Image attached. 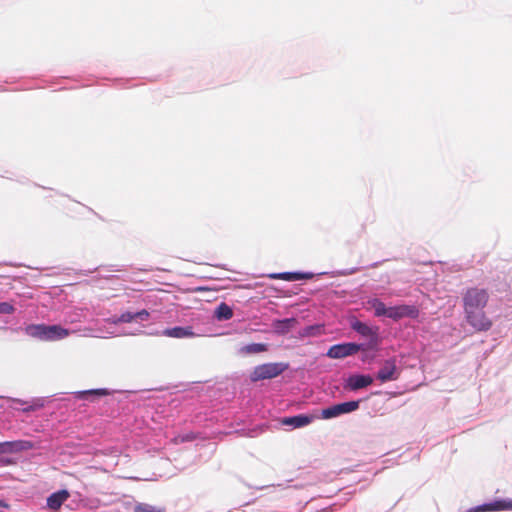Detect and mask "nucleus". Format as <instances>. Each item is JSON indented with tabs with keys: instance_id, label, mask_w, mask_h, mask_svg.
I'll return each mask as SVG.
<instances>
[{
	"instance_id": "f257e3e1",
	"label": "nucleus",
	"mask_w": 512,
	"mask_h": 512,
	"mask_svg": "<svg viewBox=\"0 0 512 512\" xmlns=\"http://www.w3.org/2000/svg\"><path fill=\"white\" fill-rule=\"evenodd\" d=\"M489 292L485 288L477 286L467 288L463 295V310L481 309L485 308L489 302Z\"/></svg>"
},
{
	"instance_id": "f03ea898",
	"label": "nucleus",
	"mask_w": 512,
	"mask_h": 512,
	"mask_svg": "<svg viewBox=\"0 0 512 512\" xmlns=\"http://www.w3.org/2000/svg\"><path fill=\"white\" fill-rule=\"evenodd\" d=\"M288 369L287 363H265L256 366L251 372L250 379L253 382L271 379L279 376Z\"/></svg>"
},
{
	"instance_id": "7ed1b4c3",
	"label": "nucleus",
	"mask_w": 512,
	"mask_h": 512,
	"mask_svg": "<svg viewBox=\"0 0 512 512\" xmlns=\"http://www.w3.org/2000/svg\"><path fill=\"white\" fill-rule=\"evenodd\" d=\"M485 308L464 311L467 323L477 332L491 329L493 322L484 311Z\"/></svg>"
},
{
	"instance_id": "20e7f679",
	"label": "nucleus",
	"mask_w": 512,
	"mask_h": 512,
	"mask_svg": "<svg viewBox=\"0 0 512 512\" xmlns=\"http://www.w3.org/2000/svg\"><path fill=\"white\" fill-rule=\"evenodd\" d=\"M359 401L339 403L322 410V418L331 419L342 414L350 413L359 408Z\"/></svg>"
},
{
	"instance_id": "39448f33",
	"label": "nucleus",
	"mask_w": 512,
	"mask_h": 512,
	"mask_svg": "<svg viewBox=\"0 0 512 512\" xmlns=\"http://www.w3.org/2000/svg\"><path fill=\"white\" fill-rule=\"evenodd\" d=\"M359 350L360 345L356 343H342L331 346L326 355L331 359H341L354 355Z\"/></svg>"
},
{
	"instance_id": "423d86ee",
	"label": "nucleus",
	"mask_w": 512,
	"mask_h": 512,
	"mask_svg": "<svg viewBox=\"0 0 512 512\" xmlns=\"http://www.w3.org/2000/svg\"><path fill=\"white\" fill-rule=\"evenodd\" d=\"M419 316V309L415 305H397L388 307V318L398 321L402 318H417Z\"/></svg>"
},
{
	"instance_id": "0eeeda50",
	"label": "nucleus",
	"mask_w": 512,
	"mask_h": 512,
	"mask_svg": "<svg viewBox=\"0 0 512 512\" xmlns=\"http://www.w3.org/2000/svg\"><path fill=\"white\" fill-rule=\"evenodd\" d=\"M400 372L396 365L395 359H388L384 361L381 368L377 372V379L382 383L397 380Z\"/></svg>"
},
{
	"instance_id": "6e6552de",
	"label": "nucleus",
	"mask_w": 512,
	"mask_h": 512,
	"mask_svg": "<svg viewBox=\"0 0 512 512\" xmlns=\"http://www.w3.org/2000/svg\"><path fill=\"white\" fill-rule=\"evenodd\" d=\"M373 378L370 375L354 374L348 377L344 385L345 389L357 391L370 386Z\"/></svg>"
},
{
	"instance_id": "1a4fd4ad",
	"label": "nucleus",
	"mask_w": 512,
	"mask_h": 512,
	"mask_svg": "<svg viewBox=\"0 0 512 512\" xmlns=\"http://www.w3.org/2000/svg\"><path fill=\"white\" fill-rule=\"evenodd\" d=\"M512 510V500H497L492 503L479 505L470 512L503 511Z\"/></svg>"
},
{
	"instance_id": "9d476101",
	"label": "nucleus",
	"mask_w": 512,
	"mask_h": 512,
	"mask_svg": "<svg viewBox=\"0 0 512 512\" xmlns=\"http://www.w3.org/2000/svg\"><path fill=\"white\" fill-rule=\"evenodd\" d=\"M33 445L28 441H6L0 442V454L11 453L32 448Z\"/></svg>"
},
{
	"instance_id": "9b49d317",
	"label": "nucleus",
	"mask_w": 512,
	"mask_h": 512,
	"mask_svg": "<svg viewBox=\"0 0 512 512\" xmlns=\"http://www.w3.org/2000/svg\"><path fill=\"white\" fill-rule=\"evenodd\" d=\"M70 494L67 490H60L51 494L47 498V506L54 511H57L62 504L69 498Z\"/></svg>"
},
{
	"instance_id": "f8f14e48",
	"label": "nucleus",
	"mask_w": 512,
	"mask_h": 512,
	"mask_svg": "<svg viewBox=\"0 0 512 512\" xmlns=\"http://www.w3.org/2000/svg\"><path fill=\"white\" fill-rule=\"evenodd\" d=\"M315 418L316 417L313 415L300 414L293 417H286L282 420V423L284 425H291L294 428H300L309 425Z\"/></svg>"
},
{
	"instance_id": "ddd939ff",
	"label": "nucleus",
	"mask_w": 512,
	"mask_h": 512,
	"mask_svg": "<svg viewBox=\"0 0 512 512\" xmlns=\"http://www.w3.org/2000/svg\"><path fill=\"white\" fill-rule=\"evenodd\" d=\"M46 332V341H55L70 335V331L60 325H47Z\"/></svg>"
},
{
	"instance_id": "4468645a",
	"label": "nucleus",
	"mask_w": 512,
	"mask_h": 512,
	"mask_svg": "<svg viewBox=\"0 0 512 512\" xmlns=\"http://www.w3.org/2000/svg\"><path fill=\"white\" fill-rule=\"evenodd\" d=\"M351 328L354 331H356L357 333H359L360 335L367 337V338L376 337V335H377V329H374V328L370 327L369 325H367L366 323L358 321V320H354L351 323Z\"/></svg>"
},
{
	"instance_id": "2eb2a0df",
	"label": "nucleus",
	"mask_w": 512,
	"mask_h": 512,
	"mask_svg": "<svg viewBox=\"0 0 512 512\" xmlns=\"http://www.w3.org/2000/svg\"><path fill=\"white\" fill-rule=\"evenodd\" d=\"M47 325L45 324H31L25 328V333L33 338L46 341Z\"/></svg>"
},
{
	"instance_id": "dca6fc26",
	"label": "nucleus",
	"mask_w": 512,
	"mask_h": 512,
	"mask_svg": "<svg viewBox=\"0 0 512 512\" xmlns=\"http://www.w3.org/2000/svg\"><path fill=\"white\" fill-rule=\"evenodd\" d=\"M313 275L310 273H298V272H284V273H276L272 274L271 278L281 279L285 281H297L301 279H309Z\"/></svg>"
},
{
	"instance_id": "f3484780",
	"label": "nucleus",
	"mask_w": 512,
	"mask_h": 512,
	"mask_svg": "<svg viewBox=\"0 0 512 512\" xmlns=\"http://www.w3.org/2000/svg\"><path fill=\"white\" fill-rule=\"evenodd\" d=\"M213 315L218 321H226L233 317V310L228 304L222 302L216 307Z\"/></svg>"
},
{
	"instance_id": "a211bd4d",
	"label": "nucleus",
	"mask_w": 512,
	"mask_h": 512,
	"mask_svg": "<svg viewBox=\"0 0 512 512\" xmlns=\"http://www.w3.org/2000/svg\"><path fill=\"white\" fill-rule=\"evenodd\" d=\"M163 335L174 338H184L192 335V329L190 327H174L163 331Z\"/></svg>"
},
{
	"instance_id": "6ab92c4d",
	"label": "nucleus",
	"mask_w": 512,
	"mask_h": 512,
	"mask_svg": "<svg viewBox=\"0 0 512 512\" xmlns=\"http://www.w3.org/2000/svg\"><path fill=\"white\" fill-rule=\"evenodd\" d=\"M368 305L370 308L374 309V314L377 317L386 316L388 317V307L377 298H373L368 300Z\"/></svg>"
},
{
	"instance_id": "aec40b11",
	"label": "nucleus",
	"mask_w": 512,
	"mask_h": 512,
	"mask_svg": "<svg viewBox=\"0 0 512 512\" xmlns=\"http://www.w3.org/2000/svg\"><path fill=\"white\" fill-rule=\"evenodd\" d=\"M268 350V345L263 343H252L241 348V353L243 354H258L262 352H266Z\"/></svg>"
},
{
	"instance_id": "412c9836",
	"label": "nucleus",
	"mask_w": 512,
	"mask_h": 512,
	"mask_svg": "<svg viewBox=\"0 0 512 512\" xmlns=\"http://www.w3.org/2000/svg\"><path fill=\"white\" fill-rule=\"evenodd\" d=\"M108 394H109V392L107 389H92V390H85V391L77 392L76 397L78 399L86 400L92 396L101 397V396H106Z\"/></svg>"
},
{
	"instance_id": "4be33fe9",
	"label": "nucleus",
	"mask_w": 512,
	"mask_h": 512,
	"mask_svg": "<svg viewBox=\"0 0 512 512\" xmlns=\"http://www.w3.org/2000/svg\"><path fill=\"white\" fill-rule=\"evenodd\" d=\"M134 512H165V508L158 505L138 503L134 507Z\"/></svg>"
},
{
	"instance_id": "5701e85b",
	"label": "nucleus",
	"mask_w": 512,
	"mask_h": 512,
	"mask_svg": "<svg viewBox=\"0 0 512 512\" xmlns=\"http://www.w3.org/2000/svg\"><path fill=\"white\" fill-rule=\"evenodd\" d=\"M135 320V316H134V313H131V312H125L123 314H121L119 317L117 318H113L111 320V323L113 324H118V323H130L132 321Z\"/></svg>"
},
{
	"instance_id": "b1692460",
	"label": "nucleus",
	"mask_w": 512,
	"mask_h": 512,
	"mask_svg": "<svg viewBox=\"0 0 512 512\" xmlns=\"http://www.w3.org/2000/svg\"><path fill=\"white\" fill-rule=\"evenodd\" d=\"M14 312V307L7 303V302H2L0 303V313L1 314H11Z\"/></svg>"
},
{
	"instance_id": "393cba45",
	"label": "nucleus",
	"mask_w": 512,
	"mask_h": 512,
	"mask_svg": "<svg viewBox=\"0 0 512 512\" xmlns=\"http://www.w3.org/2000/svg\"><path fill=\"white\" fill-rule=\"evenodd\" d=\"M134 316H135V320L136 319L147 320L149 317V312L147 310L143 309L137 313H134Z\"/></svg>"
},
{
	"instance_id": "a878e982",
	"label": "nucleus",
	"mask_w": 512,
	"mask_h": 512,
	"mask_svg": "<svg viewBox=\"0 0 512 512\" xmlns=\"http://www.w3.org/2000/svg\"><path fill=\"white\" fill-rule=\"evenodd\" d=\"M295 320L294 319H285L283 321H278L279 324H282V325H289L291 323H293Z\"/></svg>"
},
{
	"instance_id": "bb28decb",
	"label": "nucleus",
	"mask_w": 512,
	"mask_h": 512,
	"mask_svg": "<svg viewBox=\"0 0 512 512\" xmlns=\"http://www.w3.org/2000/svg\"><path fill=\"white\" fill-rule=\"evenodd\" d=\"M1 463H2L3 465H7V464H11V461H10V460H8V459H1Z\"/></svg>"
},
{
	"instance_id": "cd10ccee",
	"label": "nucleus",
	"mask_w": 512,
	"mask_h": 512,
	"mask_svg": "<svg viewBox=\"0 0 512 512\" xmlns=\"http://www.w3.org/2000/svg\"><path fill=\"white\" fill-rule=\"evenodd\" d=\"M203 290H204V288H203V287H194V292H195V291H203Z\"/></svg>"
},
{
	"instance_id": "c85d7f7f",
	"label": "nucleus",
	"mask_w": 512,
	"mask_h": 512,
	"mask_svg": "<svg viewBox=\"0 0 512 512\" xmlns=\"http://www.w3.org/2000/svg\"><path fill=\"white\" fill-rule=\"evenodd\" d=\"M34 409H35V408L31 406V407L26 408V409H24V410H25V411H29V410H34Z\"/></svg>"
},
{
	"instance_id": "c756f323",
	"label": "nucleus",
	"mask_w": 512,
	"mask_h": 512,
	"mask_svg": "<svg viewBox=\"0 0 512 512\" xmlns=\"http://www.w3.org/2000/svg\"><path fill=\"white\" fill-rule=\"evenodd\" d=\"M314 328L313 327H309L307 330L309 331L308 334H311L310 331H312Z\"/></svg>"
},
{
	"instance_id": "7c9ffc66",
	"label": "nucleus",
	"mask_w": 512,
	"mask_h": 512,
	"mask_svg": "<svg viewBox=\"0 0 512 512\" xmlns=\"http://www.w3.org/2000/svg\"><path fill=\"white\" fill-rule=\"evenodd\" d=\"M0 506L5 507L6 505H5V504H3V502H1V501H0Z\"/></svg>"
}]
</instances>
